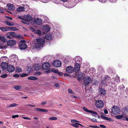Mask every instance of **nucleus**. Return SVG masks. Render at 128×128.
<instances>
[{"label":"nucleus","instance_id":"nucleus-1","mask_svg":"<svg viewBox=\"0 0 128 128\" xmlns=\"http://www.w3.org/2000/svg\"><path fill=\"white\" fill-rule=\"evenodd\" d=\"M44 43L45 40L43 38H38L36 40V42L34 43V46L36 48H39L42 47Z\"/></svg>","mask_w":128,"mask_h":128},{"label":"nucleus","instance_id":"nucleus-2","mask_svg":"<svg viewBox=\"0 0 128 128\" xmlns=\"http://www.w3.org/2000/svg\"><path fill=\"white\" fill-rule=\"evenodd\" d=\"M120 108L117 106H114L112 108V113L114 114H118L120 112Z\"/></svg>","mask_w":128,"mask_h":128},{"label":"nucleus","instance_id":"nucleus-3","mask_svg":"<svg viewBox=\"0 0 128 128\" xmlns=\"http://www.w3.org/2000/svg\"><path fill=\"white\" fill-rule=\"evenodd\" d=\"M95 105L98 108H102L104 105V103L102 101L99 100L96 101Z\"/></svg>","mask_w":128,"mask_h":128},{"label":"nucleus","instance_id":"nucleus-4","mask_svg":"<svg viewBox=\"0 0 128 128\" xmlns=\"http://www.w3.org/2000/svg\"><path fill=\"white\" fill-rule=\"evenodd\" d=\"M92 81V78L88 76L85 77L84 79V82L86 84H88Z\"/></svg>","mask_w":128,"mask_h":128},{"label":"nucleus","instance_id":"nucleus-5","mask_svg":"<svg viewBox=\"0 0 128 128\" xmlns=\"http://www.w3.org/2000/svg\"><path fill=\"white\" fill-rule=\"evenodd\" d=\"M50 66V64L48 62H44L42 65V67L43 69L46 70L49 68Z\"/></svg>","mask_w":128,"mask_h":128},{"label":"nucleus","instance_id":"nucleus-6","mask_svg":"<svg viewBox=\"0 0 128 128\" xmlns=\"http://www.w3.org/2000/svg\"><path fill=\"white\" fill-rule=\"evenodd\" d=\"M7 45L9 46H13L16 44V42L14 40H8L7 42Z\"/></svg>","mask_w":128,"mask_h":128},{"label":"nucleus","instance_id":"nucleus-7","mask_svg":"<svg viewBox=\"0 0 128 128\" xmlns=\"http://www.w3.org/2000/svg\"><path fill=\"white\" fill-rule=\"evenodd\" d=\"M8 66V63L6 62H2L0 66L3 70H6Z\"/></svg>","mask_w":128,"mask_h":128},{"label":"nucleus","instance_id":"nucleus-8","mask_svg":"<svg viewBox=\"0 0 128 128\" xmlns=\"http://www.w3.org/2000/svg\"><path fill=\"white\" fill-rule=\"evenodd\" d=\"M6 70L9 72H12L14 71L15 68L12 65H8Z\"/></svg>","mask_w":128,"mask_h":128},{"label":"nucleus","instance_id":"nucleus-9","mask_svg":"<svg viewBox=\"0 0 128 128\" xmlns=\"http://www.w3.org/2000/svg\"><path fill=\"white\" fill-rule=\"evenodd\" d=\"M24 20L26 22H30V21L32 19V16L28 15L24 16Z\"/></svg>","mask_w":128,"mask_h":128},{"label":"nucleus","instance_id":"nucleus-10","mask_svg":"<svg viewBox=\"0 0 128 128\" xmlns=\"http://www.w3.org/2000/svg\"><path fill=\"white\" fill-rule=\"evenodd\" d=\"M53 64L55 67H59L61 66L62 62L59 60H56L54 62Z\"/></svg>","mask_w":128,"mask_h":128},{"label":"nucleus","instance_id":"nucleus-11","mask_svg":"<svg viewBox=\"0 0 128 128\" xmlns=\"http://www.w3.org/2000/svg\"><path fill=\"white\" fill-rule=\"evenodd\" d=\"M74 68L71 66L68 67L66 69V72L69 73H72L74 71Z\"/></svg>","mask_w":128,"mask_h":128},{"label":"nucleus","instance_id":"nucleus-12","mask_svg":"<svg viewBox=\"0 0 128 128\" xmlns=\"http://www.w3.org/2000/svg\"><path fill=\"white\" fill-rule=\"evenodd\" d=\"M6 41V40L5 37L0 36V46H1L2 44Z\"/></svg>","mask_w":128,"mask_h":128},{"label":"nucleus","instance_id":"nucleus-13","mask_svg":"<svg viewBox=\"0 0 128 128\" xmlns=\"http://www.w3.org/2000/svg\"><path fill=\"white\" fill-rule=\"evenodd\" d=\"M20 48L21 50H24L27 47V45L24 43H22L19 45Z\"/></svg>","mask_w":128,"mask_h":128},{"label":"nucleus","instance_id":"nucleus-14","mask_svg":"<svg viewBox=\"0 0 128 128\" xmlns=\"http://www.w3.org/2000/svg\"><path fill=\"white\" fill-rule=\"evenodd\" d=\"M75 71L76 72H78L80 71V66L78 63H76L75 65Z\"/></svg>","mask_w":128,"mask_h":128},{"label":"nucleus","instance_id":"nucleus-15","mask_svg":"<svg viewBox=\"0 0 128 128\" xmlns=\"http://www.w3.org/2000/svg\"><path fill=\"white\" fill-rule=\"evenodd\" d=\"M6 7L8 10H13L15 8L14 6L12 4H8L7 5Z\"/></svg>","mask_w":128,"mask_h":128},{"label":"nucleus","instance_id":"nucleus-16","mask_svg":"<svg viewBox=\"0 0 128 128\" xmlns=\"http://www.w3.org/2000/svg\"><path fill=\"white\" fill-rule=\"evenodd\" d=\"M98 94L100 96L104 95L105 94V90L103 89L100 88L99 90Z\"/></svg>","mask_w":128,"mask_h":128},{"label":"nucleus","instance_id":"nucleus-17","mask_svg":"<svg viewBox=\"0 0 128 128\" xmlns=\"http://www.w3.org/2000/svg\"><path fill=\"white\" fill-rule=\"evenodd\" d=\"M34 110H35L38 112H48V110H47L41 109L38 108H35Z\"/></svg>","mask_w":128,"mask_h":128},{"label":"nucleus","instance_id":"nucleus-18","mask_svg":"<svg viewBox=\"0 0 128 128\" xmlns=\"http://www.w3.org/2000/svg\"><path fill=\"white\" fill-rule=\"evenodd\" d=\"M42 29L45 32H48L50 30V28L48 25H46L43 26Z\"/></svg>","mask_w":128,"mask_h":128},{"label":"nucleus","instance_id":"nucleus-19","mask_svg":"<svg viewBox=\"0 0 128 128\" xmlns=\"http://www.w3.org/2000/svg\"><path fill=\"white\" fill-rule=\"evenodd\" d=\"M4 23L6 24H7L9 26H13L14 25V22H10L8 21V20L5 21Z\"/></svg>","mask_w":128,"mask_h":128},{"label":"nucleus","instance_id":"nucleus-20","mask_svg":"<svg viewBox=\"0 0 128 128\" xmlns=\"http://www.w3.org/2000/svg\"><path fill=\"white\" fill-rule=\"evenodd\" d=\"M34 22L36 24L38 25L40 24L42 22V20L39 18L36 19Z\"/></svg>","mask_w":128,"mask_h":128},{"label":"nucleus","instance_id":"nucleus-21","mask_svg":"<svg viewBox=\"0 0 128 128\" xmlns=\"http://www.w3.org/2000/svg\"><path fill=\"white\" fill-rule=\"evenodd\" d=\"M25 10L23 6H18L17 9V10L18 12L24 11Z\"/></svg>","mask_w":128,"mask_h":128},{"label":"nucleus","instance_id":"nucleus-22","mask_svg":"<svg viewBox=\"0 0 128 128\" xmlns=\"http://www.w3.org/2000/svg\"><path fill=\"white\" fill-rule=\"evenodd\" d=\"M78 125H79L81 126H83L80 124L78 123H75V124H72L71 125V126L75 127H76L77 128H78L79 127Z\"/></svg>","mask_w":128,"mask_h":128},{"label":"nucleus","instance_id":"nucleus-23","mask_svg":"<svg viewBox=\"0 0 128 128\" xmlns=\"http://www.w3.org/2000/svg\"><path fill=\"white\" fill-rule=\"evenodd\" d=\"M34 70H38L40 69V66L38 64L34 65Z\"/></svg>","mask_w":128,"mask_h":128},{"label":"nucleus","instance_id":"nucleus-24","mask_svg":"<svg viewBox=\"0 0 128 128\" xmlns=\"http://www.w3.org/2000/svg\"><path fill=\"white\" fill-rule=\"evenodd\" d=\"M28 79L30 80H37L38 78L36 77L30 76L28 77Z\"/></svg>","mask_w":128,"mask_h":128},{"label":"nucleus","instance_id":"nucleus-25","mask_svg":"<svg viewBox=\"0 0 128 128\" xmlns=\"http://www.w3.org/2000/svg\"><path fill=\"white\" fill-rule=\"evenodd\" d=\"M8 34L10 35V36L14 37H16V34L14 32H8Z\"/></svg>","mask_w":128,"mask_h":128},{"label":"nucleus","instance_id":"nucleus-26","mask_svg":"<svg viewBox=\"0 0 128 128\" xmlns=\"http://www.w3.org/2000/svg\"><path fill=\"white\" fill-rule=\"evenodd\" d=\"M8 27H1L0 28V29L3 31H6L8 30Z\"/></svg>","mask_w":128,"mask_h":128},{"label":"nucleus","instance_id":"nucleus-27","mask_svg":"<svg viewBox=\"0 0 128 128\" xmlns=\"http://www.w3.org/2000/svg\"><path fill=\"white\" fill-rule=\"evenodd\" d=\"M8 29L9 30H13L14 31H15L17 30H18V29H17V28H16L15 27H8Z\"/></svg>","mask_w":128,"mask_h":128},{"label":"nucleus","instance_id":"nucleus-28","mask_svg":"<svg viewBox=\"0 0 128 128\" xmlns=\"http://www.w3.org/2000/svg\"><path fill=\"white\" fill-rule=\"evenodd\" d=\"M47 39L48 40H51L52 38V36L50 34H48L46 36Z\"/></svg>","mask_w":128,"mask_h":128},{"label":"nucleus","instance_id":"nucleus-29","mask_svg":"<svg viewBox=\"0 0 128 128\" xmlns=\"http://www.w3.org/2000/svg\"><path fill=\"white\" fill-rule=\"evenodd\" d=\"M57 119V118L56 117L52 116L50 118L48 119L50 120H56Z\"/></svg>","mask_w":128,"mask_h":128},{"label":"nucleus","instance_id":"nucleus-30","mask_svg":"<svg viewBox=\"0 0 128 128\" xmlns=\"http://www.w3.org/2000/svg\"><path fill=\"white\" fill-rule=\"evenodd\" d=\"M17 105V104L15 103H12L10 105H9L8 107L10 108L12 107H15Z\"/></svg>","mask_w":128,"mask_h":128},{"label":"nucleus","instance_id":"nucleus-31","mask_svg":"<svg viewBox=\"0 0 128 128\" xmlns=\"http://www.w3.org/2000/svg\"><path fill=\"white\" fill-rule=\"evenodd\" d=\"M83 109L85 111L87 112L90 113L91 111V110H89L88 108L85 107H83Z\"/></svg>","mask_w":128,"mask_h":128},{"label":"nucleus","instance_id":"nucleus-32","mask_svg":"<svg viewBox=\"0 0 128 128\" xmlns=\"http://www.w3.org/2000/svg\"><path fill=\"white\" fill-rule=\"evenodd\" d=\"M16 72H19L22 71V69L21 68L18 67L16 68Z\"/></svg>","mask_w":128,"mask_h":128},{"label":"nucleus","instance_id":"nucleus-33","mask_svg":"<svg viewBox=\"0 0 128 128\" xmlns=\"http://www.w3.org/2000/svg\"><path fill=\"white\" fill-rule=\"evenodd\" d=\"M35 33L38 34L39 35H40L41 34V32L40 30H37L35 31Z\"/></svg>","mask_w":128,"mask_h":128},{"label":"nucleus","instance_id":"nucleus-34","mask_svg":"<svg viewBox=\"0 0 128 128\" xmlns=\"http://www.w3.org/2000/svg\"><path fill=\"white\" fill-rule=\"evenodd\" d=\"M123 117V115H120L116 116L115 117L117 119H120L122 118Z\"/></svg>","mask_w":128,"mask_h":128},{"label":"nucleus","instance_id":"nucleus-35","mask_svg":"<svg viewBox=\"0 0 128 128\" xmlns=\"http://www.w3.org/2000/svg\"><path fill=\"white\" fill-rule=\"evenodd\" d=\"M16 56H17L15 54H12L10 56V57L11 59V60H13V59Z\"/></svg>","mask_w":128,"mask_h":128},{"label":"nucleus","instance_id":"nucleus-36","mask_svg":"<svg viewBox=\"0 0 128 128\" xmlns=\"http://www.w3.org/2000/svg\"><path fill=\"white\" fill-rule=\"evenodd\" d=\"M106 81H102L101 82V84H100V86H101V85H102L103 86L104 85V86H106L107 85V84H106Z\"/></svg>","mask_w":128,"mask_h":128},{"label":"nucleus","instance_id":"nucleus-37","mask_svg":"<svg viewBox=\"0 0 128 128\" xmlns=\"http://www.w3.org/2000/svg\"><path fill=\"white\" fill-rule=\"evenodd\" d=\"M90 113H92V115L94 116L97 114V112H95L93 110H91V111L90 112Z\"/></svg>","mask_w":128,"mask_h":128},{"label":"nucleus","instance_id":"nucleus-38","mask_svg":"<svg viewBox=\"0 0 128 128\" xmlns=\"http://www.w3.org/2000/svg\"><path fill=\"white\" fill-rule=\"evenodd\" d=\"M18 56H17L14 58L13 59V60L12 61H14L15 62H17L18 61Z\"/></svg>","mask_w":128,"mask_h":128},{"label":"nucleus","instance_id":"nucleus-39","mask_svg":"<svg viewBox=\"0 0 128 128\" xmlns=\"http://www.w3.org/2000/svg\"><path fill=\"white\" fill-rule=\"evenodd\" d=\"M14 88L16 90H19L20 89L21 87L20 86H16L14 87Z\"/></svg>","mask_w":128,"mask_h":128},{"label":"nucleus","instance_id":"nucleus-40","mask_svg":"<svg viewBox=\"0 0 128 128\" xmlns=\"http://www.w3.org/2000/svg\"><path fill=\"white\" fill-rule=\"evenodd\" d=\"M52 72H53L55 73H58V71L56 69H53L52 70Z\"/></svg>","mask_w":128,"mask_h":128},{"label":"nucleus","instance_id":"nucleus-41","mask_svg":"<svg viewBox=\"0 0 128 128\" xmlns=\"http://www.w3.org/2000/svg\"><path fill=\"white\" fill-rule=\"evenodd\" d=\"M28 75V74H20V76L22 77H23L25 76H26Z\"/></svg>","mask_w":128,"mask_h":128},{"label":"nucleus","instance_id":"nucleus-42","mask_svg":"<svg viewBox=\"0 0 128 128\" xmlns=\"http://www.w3.org/2000/svg\"><path fill=\"white\" fill-rule=\"evenodd\" d=\"M52 72V70L51 69H50L45 72L46 73L48 74H49Z\"/></svg>","mask_w":128,"mask_h":128},{"label":"nucleus","instance_id":"nucleus-43","mask_svg":"<svg viewBox=\"0 0 128 128\" xmlns=\"http://www.w3.org/2000/svg\"><path fill=\"white\" fill-rule=\"evenodd\" d=\"M16 38L20 39L22 38V36L19 35H16Z\"/></svg>","mask_w":128,"mask_h":128},{"label":"nucleus","instance_id":"nucleus-44","mask_svg":"<svg viewBox=\"0 0 128 128\" xmlns=\"http://www.w3.org/2000/svg\"><path fill=\"white\" fill-rule=\"evenodd\" d=\"M100 117L106 120V117L103 115H101L100 116Z\"/></svg>","mask_w":128,"mask_h":128},{"label":"nucleus","instance_id":"nucleus-45","mask_svg":"<svg viewBox=\"0 0 128 128\" xmlns=\"http://www.w3.org/2000/svg\"><path fill=\"white\" fill-rule=\"evenodd\" d=\"M90 71H92V73H93V72H94L95 70V69L94 68H92L90 69Z\"/></svg>","mask_w":128,"mask_h":128},{"label":"nucleus","instance_id":"nucleus-46","mask_svg":"<svg viewBox=\"0 0 128 128\" xmlns=\"http://www.w3.org/2000/svg\"><path fill=\"white\" fill-rule=\"evenodd\" d=\"M116 78L117 79L115 80L117 82H120V80L119 79V77L118 76H117Z\"/></svg>","mask_w":128,"mask_h":128},{"label":"nucleus","instance_id":"nucleus-47","mask_svg":"<svg viewBox=\"0 0 128 128\" xmlns=\"http://www.w3.org/2000/svg\"><path fill=\"white\" fill-rule=\"evenodd\" d=\"M7 76V75L6 74H4L3 75H2L1 77L2 78H6Z\"/></svg>","mask_w":128,"mask_h":128},{"label":"nucleus","instance_id":"nucleus-48","mask_svg":"<svg viewBox=\"0 0 128 128\" xmlns=\"http://www.w3.org/2000/svg\"><path fill=\"white\" fill-rule=\"evenodd\" d=\"M18 115H14L12 116V118H18Z\"/></svg>","mask_w":128,"mask_h":128},{"label":"nucleus","instance_id":"nucleus-49","mask_svg":"<svg viewBox=\"0 0 128 128\" xmlns=\"http://www.w3.org/2000/svg\"><path fill=\"white\" fill-rule=\"evenodd\" d=\"M68 93H71V94L73 93L72 90L71 89H68Z\"/></svg>","mask_w":128,"mask_h":128},{"label":"nucleus","instance_id":"nucleus-50","mask_svg":"<svg viewBox=\"0 0 128 128\" xmlns=\"http://www.w3.org/2000/svg\"><path fill=\"white\" fill-rule=\"evenodd\" d=\"M4 11L3 10V8L0 7V12L2 13Z\"/></svg>","mask_w":128,"mask_h":128},{"label":"nucleus","instance_id":"nucleus-51","mask_svg":"<svg viewBox=\"0 0 128 128\" xmlns=\"http://www.w3.org/2000/svg\"><path fill=\"white\" fill-rule=\"evenodd\" d=\"M110 2L112 3H114L116 2V0H110Z\"/></svg>","mask_w":128,"mask_h":128},{"label":"nucleus","instance_id":"nucleus-52","mask_svg":"<svg viewBox=\"0 0 128 128\" xmlns=\"http://www.w3.org/2000/svg\"><path fill=\"white\" fill-rule=\"evenodd\" d=\"M106 120H107L109 121H110L112 119L110 118L106 117Z\"/></svg>","mask_w":128,"mask_h":128},{"label":"nucleus","instance_id":"nucleus-53","mask_svg":"<svg viewBox=\"0 0 128 128\" xmlns=\"http://www.w3.org/2000/svg\"><path fill=\"white\" fill-rule=\"evenodd\" d=\"M30 30H31V31L32 32H35V30L32 27H30Z\"/></svg>","mask_w":128,"mask_h":128},{"label":"nucleus","instance_id":"nucleus-54","mask_svg":"<svg viewBox=\"0 0 128 128\" xmlns=\"http://www.w3.org/2000/svg\"><path fill=\"white\" fill-rule=\"evenodd\" d=\"M100 126L102 128H106V126L100 124Z\"/></svg>","mask_w":128,"mask_h":128},{"label":"nucleus","instance_id":"nucleus-55","mask_svg":"<svg viewBox=\"0 0 128 128\" xmlns=\"http://www.w3.org/2000/svg\"><path fill=\"white\" fill-rule=\"evenodd\" d=\"M22 118L24 119L25 120H30L31 119L29 118H28L26 117H22Z\"/></svg>","mask_w":128,"mask_h":128},{"label":"nucleus","instance_id":"nucleus-56","mask_svg":"<svg viewBox=\"0 0 128 128\" xmlns=\"http://www.w3.org/2000/svg\"><path fill=\"white\" fill-rule=\"evenodd\" d=\"M91 120L93 122H97L96 120V119L93 118L92 119H91Z\"/></svg>","mask_w":128,"mask_h":128},{"label":"nucleus","instance_id":"nucleus-57","mask_svg":"<svg viewBox=\"0 0 128 128\" xmlns=\"http://www.w3.org/2000/svg\"><path fill=\"white\" fill-rule=\"evenodd\" d=\"M104 112L105 114H108V111L106 109H105L104 110Z\"/></svg>","mask_w":128,"mask_h":128},{"label":"nucleus","instance_id":"nucleus-58","mask_svg":"<svg viewBox=\"0 0 128 128\" xmlns=\"http://www.w3.org/2000/svg\"><path fill=\"white\" fill-rule=\"evenodd\" d=\"M70 96L72 98H77V97L76 96H74L73 95H72Z\"/></svg>","mask_w":128,"mask_h":128},{"label":"nucleus","instance_id":"nucleus-59","mask_svg":"<svg viewBox=\"0 0 128 128\" xmlns=\"http://www.w3.org/2000/svg\"><path fill=\"white\" fill-rule=\"evenodd\" d=\"M47 102L46 101H45L44 102H42V105H44Z\"/></svg>","mask_w":128,"mask_h":128},{"label":"nucleus","instance_id":"nucleus-60","mask_svg":"<svg viewBox=\"0 0 128 128\" xmlns=\"http://www.w3.org/2000/svg\"><path fill=\"white\" fill-rule=\"evenodd\" d=\"M18 18H19L20 19L24 20V16L23 17L21 16H18Z\"/></svg>","mask_w":128,"mask_h":128},{"label":"nucleus","instance_id":"nucleus-61","mask_svg":"<svg viewBox=\"0 0 128 128\" xmlns=\"http://www.w3.org/2000/svg\"><path fill=\"white\" fill-rule=\"evenodd\" d=\"M58 74L60 76H62L63 75V74L62 72H58Z\"/></svg>","mask_w":128,"mask_h":128},{"label":"nucleus","instance_id":"nucleus-62","mask_svg":"<svg viewBox=\"0 0 128 128\" xmlns=\"http://www.w3.org/2000/svg\"><path fill=\"white\" fill-rule=\"evenodd\" d=\"M14 76L16 78H18L19 77V75L18 74H15L14 75Z\"/></svg>","mask_w":128,"mask_h":128},{"label":"nucleus","instance_id":"nucleus-63","mask_svg":"<svg viewBox=\"0 0 128 128\" xmlns=\"http://www.w3.org/2000/svg\"><path fill=\"white\" fill-rule=\"evenodd\" d=\"M75 120L72 119V120H71V121L73 123H74L76 122Z\"/></svg>","mask_w":128,"mask_h":128},{"label":"nucleus","instance_id":"nucleus-64","mask_svg":"<svg viewBox=\"0 0 128 128\" xmlns=\"http://www.w3.org/2000/svg\"><path fill=\"white\" fill-rule=\"evenodd\" d=\"M7 37L8 38H11V37H10V36H11L10 35L8 34V33L7 34Z\"/></svg>","mask_w":128,"mask_h":128}]
</instances>
